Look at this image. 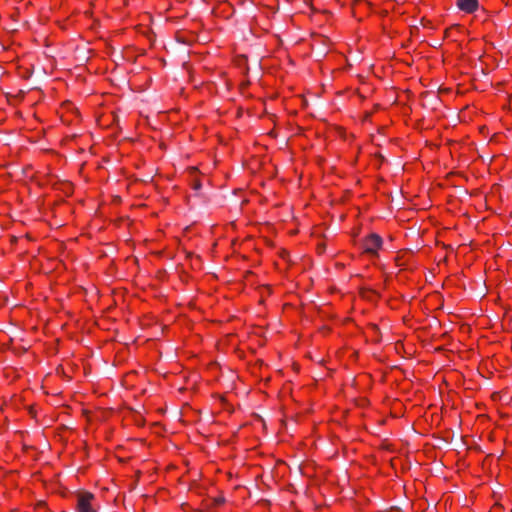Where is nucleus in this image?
Returning a JSON list of instances; mask_svg holds the SVG:
<instances>
[{
    "instance_id": "nucleus-1",
    "label": "nucleus",
    "mask_w": 512,
    "mask_h": 512,
    "mask_svg": "<svg viewBox=\"0 0 512 512\" xmlns=\"http://www.w3.org/2000/svg\"><path fill=\"white\" fill-rule=\"evenodd\" d=\"M76 510L77 512H97L98 503L95 496L86 491L76 494Z\"/></svg>"
},
{
    "instance_id": "nucleus-2",
    "label": "nucleus",
    "mask_w": 512,
    "mask_h": 512,
    "mask_svg": "<svg viewBox=\"0 0 512 512\" xmlns=\"http://www.w3.org/2000/svg\"><path fill=\"white\" fill-rule=\"evenodd\" d=\"M382 245V239L377 234L369 235L364 241V249L368 253H376Z\"/></svg>"
},
{
    "instance_id": "nucleus-3",
    "label": "nucleus",
    "mask_w": 512,
    "mask_h": 512,
    "mask_svg": "<svg viewBox=\"0 0 512 512\" xmlns=\"http://www.w3.org/2000/svg\"><path fill=\"white\" fill-rule=\"evenodd\" d=\"M457 7L465 13H473L478 9V0H457Z\"/></svg>"
}]
</instances>
